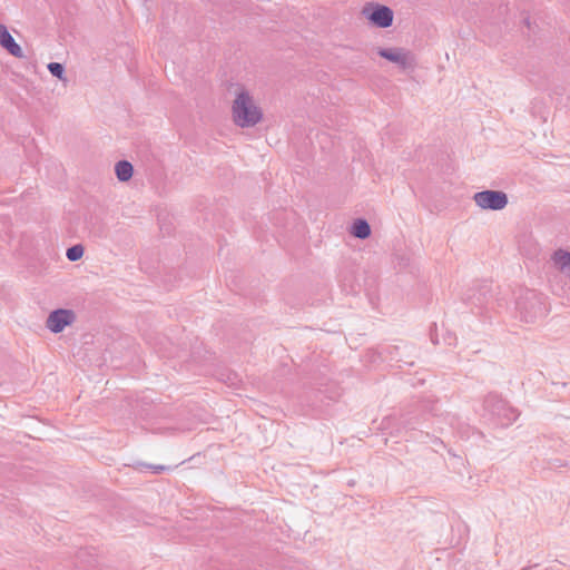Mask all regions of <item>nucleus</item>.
Masks as SVG:
<instances>
[{
  "mask_svg": "<svg viewBox=\"0 0 570 570\" xmlns=\"http://www.w3.org/2000/svg\"><path fill=\"white\" fill-rule=\"evenodd\" d=\"M230 111L233 122L240 128L254 127L264 118L263 109L244 88L236 90Z\"/></svg>",
  "mask_w": 570,
  "mask_h": 570,
  "instance_id": "obj_1",
  "label": "nucleus"
},
{
  "mask_svg": "<svg viewBox=\"0 0 570 570\" xmlns=\"http://www.w3.org/2000/svg\"><path fill=\"white\" fill-rule=\"evenodd\" d=\"M362 13L367 20L380 28H387L393 21V12L385 6L367 4L363 8Z\"/></svg>",
  "mask_w": 570,
  "mask_h": 570,
  "instance_id": "obj_2",
  "label": "nucleus"
},
{
  "mask_svg": "<svg viewBox=\"0 0 570 570\" xmlns=\"http://www.w3.org/2000/svg\"><path fill=\"white\" fill-rule=\"evenodd\" d=\"M474 200L478 206L484 209H502L507 203V195L502 191L485 190L476 193Z\"/></svg>",
  "mask_w": 570,
  "mask_h": 570,
  "instance_id": "obj_3",
  "label": "nucleus"
},
{
  "mask_svg": "<svg viewBox=\"0 0 570 570\" xmlns=\"http://www.w3.org/2000/svg\"><path fill=\"white\" fill-rule=\"evenodd\" d=\"M73 321V314L67 309H58L52 312L48 320L47 326L53 333L61 332L67 325L71 324Z\"/></svg>",
  "mask_w": 570,
  "mask_h": 570,
  "instance_id": "obj_4",
  "label": "nucleus"
},
{
  "mask_svg": "<svg viewBox=\"0 0 570 570\" xmlns=\"http://www.w3.org/2000/svg\"><path fill=\"white\" fill-rule=\"evenodd\" d=\"M0 45L17 58L23 57L21 47L14 41L4 26H0Z\"/></svg>",
  "mask_w": 570,
  "mask_h": 570,
  "instance_id": "obj_5",
  "label": "nucleus"
},
{
  "mask_svg": "<svg viewBox=\"0 0 570 570\" xmlns=\"http://www.w3.org/2000/svg\"><path fill=\"white\" fill-rule=\"evenodd\" d=\"M554 267L564 274H570V253L563 249L554 252L552 256Z\"/></svg>",
  "mask_w": 570,
  "mask_h": 570,
  "instance_id": "obj_6",
  "label": "nucleus"
},
{
  "mask_svg": "<svg viewBox=\"0 0 570 570\" xmlns=\"http://www.w3.org/2000/svg\"><path fill=\"white\" fill-rule=\"evenodd\" d=\"M379 55L392 62L405 66L407 62V56L397 49H381Z\"/></svg>",
  "mask_w": 570,
  "mask_h": 570,
  "instance_id": "obj_7",
  "label": "nucleus"
},
{
  "mask_svg": "<svg viewBox=\"0 0 570 570\" xmlns=\"http://www.w3.org/2000/svg\"><path fill=\"white\" fill-rule=\"evenodd\" d=\"M116 175L119 180L127 181L132 176V166L128 161H119L116 165Z\"/></svg>",
  "mask_w": 570,
  "mask_h": 570,
  "instance_id": "obj_8",
  "label": "nucleus"
},
{
  "mask_svg": "<svg viewBox=\"0 0 570 570\" xmlns=\"http://www.w3.org/2000/svg\"><path fill=\"white\" fill-rule=\"evenodd\" d=\"M353 235L358 238H366L370 236V225L365 220H356L353 225Z\"/></svg>",
  "mask_w": 570,
  "mask_h": 570,
  "instance_id": "obj_9",
  "label": "nucleus"
},
{
  "mask_svg": "<svg viewBox=\"0 0 570 570\" xmlns=\"http://www.w3.org/2000/svg\"><path fill=\"white\" fill-rule=\"evenodd\" d=\"M85 249L81 245H75L67 249V257L69 261L75 262L83 256Z\"/></svg>",
  "mask_w": 570,
  "mask_h": 570,
  "instance_id": "obj_10",
  "label": "nucleus"
},
{
  "mask_svg": "<svg viewBox=\"0 0 570 570\" xmlns=\"http://www.w3.org/2000/svg\"><path fill=\"white\" fill-rule=\"evenodd\" d=\"M48 69L53 76L58 77L59 79H62L63 67L60 63L51 62L48 65Z\"/></svg>",
  "mask_w": 570,
  "mask_h": 570,
  "instance_id": "obj_11",
  "label": "nucleus"
}]
</instances>
